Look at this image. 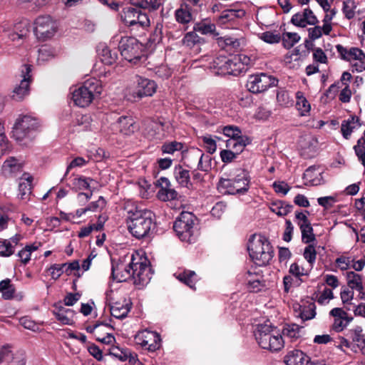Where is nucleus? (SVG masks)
<instances>
[{
	"mask_svg": "<svg viewBox=\"0 0 365 365\" xmlns=\"http://www.w3.org/2000/svg\"><path fill=\"white\" fill-rule=\"evenodd\" d=\"M128 229L130 234L137 239L149 236L154 228V214L149 210L137 207L128 210Z\"/></svg>",
	"mask_w": 365,
	"mask_h": 365,
	"instance_id": "1",
	"label": "nucleus"
},
{
	"mask_svg": "<svg viewBox=\"0 0 365 365\" xmlns=\"http://www.w3.org/2000/svg\"><path fill=\"white\" fill-rule=\"evenodd\" d=\"M252 260L258 266H265L273 257V249L269 240L262 235H252L247 243Z\"/></svg>",
	"mask_w": 365,
	"mask_h": 365,
	"instance_id": "2",
	"label": "nucleus"
},
{
	"mask_svg": "<svg viewBox=\"0 0 365 365\" xmlns=\"http://www.w3.org/2000/svg\"><path fill=\"white\" fill-rule=\"evenodd\" d=\"M102 91L101 81L94 78H89L73 91L72 99L76 106L85 108L88 106L96 97L100 96Z\"/></svg>",
	"mask_w": 365,
	"mask_h": 365,
	"instance_id": "3",
	"label": "nucleus"
},
{
	"mask_svg": "<svg viewBox=\"0 0 365 365\" xmlns=\"http://www.w3.org/2000/svg\"><path fill=\"white\" fill-rule=\"evenodd\" d=\"M195 217L189 212H182L175 221L173 229L180 240L192 243L195 240L197 230L195 227Z\"/></svg>",
	"mask_w": 365,
	"mask_h": 365,
	"instance_id": "4",
	"label": "nucleus"
},
{
	"mask_svg": "<svg viewBox=\"0 0 365 365\" xmlns=\"http://www.w3.org/2000/svg\"><path fill=\"white\" fill-rule=\"evenodd\" d=\"M250 178L245 170H239L238 173L232 179H221L217 184V189H226L225 192L229 194H245L250 187Z\"/></svg>",
	"mask_w": 365,
	"mask_h": 365,
	"instance_id": "5",
	"label": "nucleus"
},
{
	"mask_svg": "<svg viewBox=\"0 0 365 365\" xmlns=\"http://www.w3.org/2000/svg\"><path fill=\"white\" fill-rule=\"evenodd\" d=\"M132 279L136 284L144 285L148 284L151 277V269L148 264V260L145 257H141L138 254L131 257Z\"/></svg>",
	"mask_w": 365,
	"mask_h": 365,
	"instance_id": "6",
	"label": "nucleus"
},
{
	"mask_svg": "<svg viewBox=\"0 0 365 365\" xmlns=\"http://www.w3.org/2000/svg\"><path fill=\"white\" fill-rule=\"evenodd\" d=\"M118 47L121 56L129 62L136 63L142 56L143 45L134 37L121 38Z\"/></svg>",
	"mask_w": 365,
	"mask_h": 365,
	"instance_id": "7",
	"label": "nucleus"
},
{
	"mask_svg": "<svg viewBox=\"0 0 365 365\" xmlns=\"http://www.w3.org/2000/svg\"><path fill=\"white\" fill-rule=\"evenodd\" d=\"M39 126L38 120L31 115H24L19 117L12 130V138L17 141H21L26 138L29 133L36 130Z\"/></svg>",
	"mask_w": 365,
	"mask_h": 365,
	"instance_id": "8",
	"label": "nucleus"
},
{
	"mask_svg": "<svg viewBox=\"0 0 365 365\" xmlns=\"http://www.w3.org/2000/svg\"><path fill=\"white\" fill-rule=\"evenodd\" d=\"M278 81L272 76L264 73L249 76L246 86L249 91L259 93L277 85Z\"/></svg>",
	"mask_w": 365,
	"mask_h": 365,
	"instance_id": "9",
	"label": "nucleus"
},
{
	"mask_svg": "<svg viewBox=\"0 0 365 365\" xmlns=\"http://www.w3.org/2000/svg\"><path fill=\"white\" fill-rule=\"evenodd\" d=\"M34 25L35 35L38 38L43 41L52 38L58 29L56 22L49 16L38 17Z\"/></svg>",
	"mask_w": 365,
	"mask_h": 365,
	"instance_id": "10",
	"label": "nucleus"
},
{
	"mask_svg": "<svg viewBox=\"0 0 365 365\" xmlns=\"http://www.w3.org/2000/svg\"><path fill=\"white\" fill-rule=\"evenodd\" d=\"M31 66L29 64H24L21 70L20 83L14 88L12 92V98L16 101H21L29 94L30 83L31 81Z\"/></svg>",
	"mask_w": 365,
	"mask_h": 365,
	"instance_id": "11",
	"label": "nucleus"
},
{
	"mask_svg": "<svg viewBox=\"0 0 365 365\" xmlns=\"http://www.w3.org/2000/svg\"><path fill=\"white\" fill-rule=\"evenodd\" d=\"M0 361L6 362L8 365H26L25 351L6 344L0 350Z\"/></svg>",
	"mask_w": 365,
	"mask_h": 365,
	"instance_id": "12",
	"label": "nucleus"
},
{
	"mask_svg": "<svg viewBox=\"0 0 365 365\" xmlns=\"http://www.w3.org/2000/svg\"><path fill=\"white\" fill-rule=\"evenodd\" d=\"M253 333L255 339L258 342H266L267 341L271 342L272 339L279 341V339H282L280 330L277 329L276 327H273L269 322L257 325Z\"/></svg>",
	"mask_w": 365,
	"mask_h": 365,
	"instance_id": "13",
	"label": "nucleus"
},
{
	"mask_svg": "<svg viewBox=\"0 0 365 365\" xmlns=\"http://www.w3.org/2000/svg\"><path fill=\"white\" fill-rule=\"evenodd\" d=\"M118 293L110 291L106 293V300L110 307V312L113 317L121 319L127 316L130 311L129 303L125 299L123 302L115 301Z\"/></svg>",
	"mask_w": 365,
	"mask_h": 365,
	"instance_id": "14",
	"label": "nucleus"
},
{
	"mask_svg": "<svg viewBox=\"0 0 365 365\" xmlns=\"http://www.w3.org/2000/svg\"><path fill=\"white\" fill-rule=\"evenodd\" d=\"M158 187L157 197L163 202L176 200L178 197L177 191L172 187L170 180L165 177H161L155 182Z\"/></svg>",
	"mask_w": 365,
	"mask_h": 365,
	"instance_id": "15",
	"label": "nucleus"
},
{
	"mask_svg": "<svg viewBox=\"0 0 365 365\" xmlns=\"http://www.w3.org/2000/svg\"><path fill=\"white\" fill-rule=\"evenodd\" d=\"M136 87L133 97L143 98L152 96L156 91L157 85L155 81L137 76L135 77Z\"/></svg>",
	"mask_w": 365,
	"mask_h": 365,
	"instance_id": "16",
	"label": "nucleus"
},
{
	"mask_svg": "<svg viewBox=\"0 0 365 365\" xmlns=\"http://www.w3.org/2000/svg\"><path fill=\"white\" fill-rule=\"evenodd\" d=\"M112 277L114 280L121 282L132 278L131 261L128 263L120 261L112 264Z\"/></svg>",
	"mask_w": 365,
	"mask_h": 365,
	"instance_id": "17",
	"label": "nucleus"
},
{
	"mask_svg": "<svg viewBox=\"0 0 365 365\" xmlns=\"http://www.w3.org/2000/svg\"><path fill=\"white\" fill-rule=\"evenodd\" d=\"M113 126L116 130L125 135L134 133L138 129L134 119L131 116L126 115L119 117Z\"/></svg>",
	"mask_w": 365,
	"mask_h": 365,
	"instance_id": "18",
	"label": "nucleus"
},
{
	"mask_svg": "<svg viewBox=\"0 0 365 365\" xmlns=\"http://www.w3.org/2000/svg\"><path fill=\"white\" fill-rule=\"evenodd\" d=\"M324 170L320 166L313 165L309 167L303 175V179L306 185L316 186L324 182L322 174Z\"/></svg>",
	"mask_w": 365,
	"mask_h": 365,
	"instance_id": "19",
	"label": "nucleus"
},
{
	"mask_svg": "<svg viewBox=\"0 0 365 365\" xmlns=\"http://www.w3.org/2000/svg\"><path fill=\"white\" fill-rule=\"evenodd\" d=\"M23 168V163L14 157H9L3 163L1 173L6 178H10L20 173Z\"/></svg>",
	"mask_w": 365,
	"mask_h": 365,
	"instance_id": "20",
	"label": "nucleus"
},
{
	"mask_svg": "<svg viewBox=\"0 0 365 365\" xmlns=\"http://www.w3.org/2000/svg\"><path fill=\"white\" fill-rule=\"evenodd\" d=\"M33 177L28 173H24L20 178L19 184L18 197L22 200L29 199L32 190Z\"/></svg>",
	"mask_w": 365,
	"mask_h": 365,
	"instance_id": "21",
	"label": "nucleus"
},
{
	"mask_svg": "<svg viewBox=\"0 0 365 365\" xmlns=\"http://www.w3.org/2000/svg\"><path fill=\"white\" fill-rule=\"evenodd\" d=\"M361 124L359 117L351 115L346 120H344L341 125V132L343 137L348 140L351 133L361 127Z\"/></svg>",
	"mask_w": 365,
	"mask_h": 365,
	"instance_id": "22",
	"label": "nucleus"
},
{
	"mask_svg": "<svg viewBox=\"0 0 365 365\" xmlns=\"http://www.w3.org/2000/svg\"><path fill=\"white\" fill-rule=\"evenodd\" d=\"M209 68L215 75H228L229 58L226 56H217L210 63Z\"/></svg>",
	"mask_w": 365,
	"mask_h": 365,
	"instance_id": "23",
	"label": "nucleus"
},
{
	"mask_svg": "<svg viewBox=\"0 0 365 365\" xmlns=\"http://www.w3.org/2000/svg\"><path fill=\"white\" fill-rule=\"evenodd\" d=\"M56 319L63 324H72L74 322L75 312L61 305H55L53 311Z\"/></svg>",
	"mask_w": 365,
	"mask_h": 365,
	"instance_id": "24",
	"label": "nucleus"
},
{
	"mask_svg": "<svg viewBox=\"0 0 365 365\" xmlns=\"http://www.w3.org/2000/svg\"><path fill=\"white\" fill-rule=\"evenodd\" d=\"M205 34V24H197L194 27V31L187 33L183 38V43L187 46H191L195 43H200L203 38L199 35Z\"/></svg>",
	"mask_w": 365,
	"mask_h": 365,
	"instance_id": "25",
	"label": "nucleus"
},
{
	"mask_svg": "<svg viewBox=\"0 0 365 365\" xmlns=\"http://www.w3.org/2000/svg\"><path fill=\"white\" fill-rule=\"evenodd\" d=\"M284 362L287 365H310L309 357L300 350H294L287 354Z\"/></svg>",
	"mask_w": 365,
	"mask_h": 365,
	"instance_id": "26",
	"label": "nucleus"
},
{
	"mask_svg": "<svg viewBox=\"0 0 365 365\" xmlns=\"http://www.w3.org/2000/svg\"><path fill=\"white\" fill-rule=\"evenodd\" d=\"M174 276L190 288L194 290L196 289V284L199 281V277L194 271L188 269L179 270L174 274Z\"/></svg>",
	"mask_w": 365,
	"mask_h": 365,
	"instance_id": "27",
	"label": "nucleus"
},
{
	"mask_svg": "<svg viewBox=\"0 0 365 365\" xmlns=\"http://www.w3.org/2000/svg\"><path fill=\"white\" fill-rule=\"evenodd\" d=\"M299 316L303 321L310 320L316 316V305L312 301H307L299 306Z\"/></svg>",
	"mask_w": 365,
	"mask_h": 365,
	"instance_id": "28",
	"label": "nucleus"
},
{
	"mask_svg": "<svg viewBox=\"0 0 365 365\" xmlns=\"http://www.w3.org/2000/svg\"><path fill=\"white\" fill-rule=\"evenodd\" d=\"M41 243L34 242L33 244L26 245L17 253V256L19 257L20 261L24 264H27L31 260V254L36 251Z\"/></svg>",
	"mask_w": 365,
	"mask_h": 365,
	"instance_id": "29",
	"label": "nucleus"
},
{
	"mask_svg": "<svg viewBox=\"0 0 365 365\" xmlns=\"http://www.w3.org/2000/svg\"><path fill=\"white\" fill-rule=\"evenodd\" d=\"M250 139L246 135H242L240 134L235 139H230L227 141L226 145L227 148H232L237 153H241L244 148L250 143Z\"/></svg>",
	"mask_w": 365,
	"mask_h": 365,
	"instance_id": "30",
	"label": "nucleus"
},
{
	"mask_svg": "<svg viewBox=\"0 0 365 365\" xmlns=\"http://www.w3.org/2000/svg\"><path fill=\"white\" fill-rule=\"evenodd\" d=\"M174 175L175 180L180 186L187 188L190 187L191 183L190 181V174L188 170L184 169L182 166L178 165L175 168Z\"/></svg>",
	"mask_w": 365,
	"mask_h": 365,
	"instance_id": "31",
	"label": "nucleus"
},
{
	"mask_svg": "<svg viewBox=\"0 0 365 365\" xmlns=\"http://www.w3.org/2000/svg\"><path fill=\"white\" fill-rule=\"evenodd\" d=\"M296 108L302 116L307 115L311 109V106L301 91L296 93Z\"/></svg>",
	"mask_w": 365,
	"mask_h": 365,
	"instance_id": "32",
	"label": "nucleus"
},
{
	"mask_svg": "<svg viewBox=\"0 0 365 365\" xmlns=\"http://www.w3.org/2000/svg\"><path fill=\"white\" fill-rule=\"evenodd\" d=\"M135 339L141 341V342H160L162 340L158 332L148 329L139 331L135 335Z\"/></svg>",
	"mask_w": 365,
	"mask_h": 365,
	"instance_id": "33",
	"label": "nucleus"
},
{
	"mask_svg": "<svg viewBox=\"0 0 365 365\" xmlns=\"http://www.w3.org/2000/svg\"><path fill=\"white\" fill-rule=\"evenodd\" d=\"M99 56L101 61L107 65L114 63L118 58V54L115 51L110 50L106 46H102L99 51Z\"/></svg>",
	"mask_w": 365,
	"mask_h": 365,
	"instance_id": "34",
	"label": "nucleus"
},
{
	"mask_svg": "<svg viewBox=\"0 0 365 365\" xmlns=\"http://www.w3.org/2000/svg\"><path fill=\"white\" fill-rule=\"evenodd\" d=\"M293 208V205L288 204L284 201H276L271 204L270 210L279 216H285L289 213Z\"/></svg>",
	"mask_w": 365,
	"mask_h": 365,
	"instance_id": "35",
	"label": "nucleus"
},
{
	"mask_svg": "<svg viewBox=\"0 0 365 365\" xmlns=\"http://www.w3.org/2000/svg\"><path fill=\"white\" fill-rule=\"evenodd\" d=\"M347 285L351 289H361L362 277L360 274L350 271L346 272Z\"/></svg>",
	"mask_w": 365,
	"mask_h": 365,
	"instance_id": "36",
	"label": "nucleus"
},
{
	"mask_svg": "<svg viewBox=\"0 0 365 365\" xmlns=\"http://www.w3.org/2000/svg\"><path fill=\"white\" fill-rule=\"evenodd\" d=\"M300 328L297 324H291L287 325L284 327L282 331H280L282 339H281L283 342L285 340V338H288L290 339H297L299 336Z\"/></svg>",
	"mask_w": 365,
	"mask_h": 365,
	"instance_id": "37",
	"label": "nucleus"
},
{
	"mask_svg": "<svg viewBox=\"0 0 365 365\" xmlns=\"http://www.w3.org/2000/svg\"><path fill=\"white\" fill-rule=\"evenodd\" d=\"M0 292L4 299H10L14 297L15 289L9 279L0 282Z\"/></svg>",
	"mask_w": 365,
	"mask_h": 365,
	"instance_id": "38",
	"label": "nucleus"
},
{
	"mask_svg": "<svg viewBox=\"0 0 365 365\" xmlns=\"http://www.w3.org/2000/svg\"><path fill=\"white\" fill-rule=\"evenodd\" d=\"M282 45L287 49L293 47L300 40V36L297 33L286 32L281 37Z\"/></svg>",
	"mask_w": 365,
	"mask_h": 365,
	"instance_id": "39",
	"label": "nucleus"
},
{
	"mask_svg": "<svg viewBox=\"0 0 365 365\" xmlns=\"http://www.w3.org/2000/svg\"><path fill=\"white\" fill-rule=\"evenodd\" d=\"M93 181L91 178H87L83 176L76 177L72 180V188L76 191L89 190L90 182Z\"/></svg>",
	"mask_w": 365,
	"mask_h": 365,
	"instance_id": "40",
	"label": "nucleus"
},
{
	"mask_svg": "<svg viewBox=\"0 0 365 365\" xmlns=\"http://www.w3.org/2000/svg\"><path fill=\"white\" fill-rule=\"evenodd\" d=\"M138 9L133 7H125L121 14L123 21L128 26H134V17L138 12Z\"/></svg>",
	"mask_w": 365,
	"mask_h": 365,
	"instance_id": "41",
	"label": "nucleus"
},
{
	"mask_svg": "<svg viewBox=\"0 0 365 365\" xmlns=\"http://www.w3.org/2000/svg\"><path fill=\"white\" fill-rule=\"evenodd\" d=\"M175 19L178 23L186 24L191 20V14L186 6L182 5L175 11Z\"/></svg>",
	"mask_w": 365,
	"mask_h": 365,
	"instance_id": "42",
	"label": "nucleus"
},
{
	"mask_svg": "<svg viewBox=\"0 0 365 365\" xmlns=\"http://www.w3.org/2000/svg\"><path fill=\"white\" fill-rule=\"evenodd\" d=\"M289 274L296 277V283L297 285H299L302 280L301 279V277L304 275H307V271L304 269L303 267L299 266L297 263H292L289 269Z\"/></svg>",
	"mask_w": 365,
	"mask_h": 365,
	"instance_id": "43",
	"label": "nucleus"
},
{
	"mask_svg": "<svg viewBox=\"0 0 365 365\" xmlns=\"http://www.w3.org/2000/svg\"><path fill=\"white\" fill-rule=\"evenodd\" d=\"M91 121L90 115H78L76 116L73 123L75 126L79 127V130H85L91 126Z\"/></svg>",
	"mask_w": 365,
	"mask_h": 365,
	"instance_id": "44",
	"label": "nucleus"
},
{
	"mask_svg": "<svg viewBox=\"0 0 365 365\" xmlns=\"http://www.w3.org/2000/svg\"><path fill=\"white\" fill-rule=\"evenodd\" d=\"M336 348L345 353H348V349H350L355 353L361 351L362 354L365 355V344H339Z\"/></svg>",
	"mask_w": 365,
	"mask_h": 365,
	"instance_id": "45",
	"label": "nucleus"
},
{
	"mask_svg": "<svg viewBox=\"0 0 365 365\" xmlns=\"http://www.w3.org/2000/svg\"><path fill=\"white\" fill-rule=\"evenodd\" d=\"M354 150L358 160L365 168V140L363 138H359L357 141V144L354 146Z\"/></svg>",
	"mask_w": 365,
	"mask_h": 365,
	"instance_id": "46",
	"label": "nucleus"
},
{
	"mask_svg": "<svg viewBox=\"0 0 365 365\" xmlns=\"http://www.w3.org/2000/svg\"><path fill=\"white\" fill-rule=\"evenodd\" d=\"M228 71V75H232L235 76L240 75L241 73H245V72L242 71L241 66H240L239 60H237V58H236L235 56L229 58Z\"/></svg>",
	"mask_w": 365,
	"mask_h": 365,
	"instance_id": "47",
	"label": "nucleus"
},
{
	"mask_svg": "<svg viewBox=\"0 0 365 365\" xmlns=\"http://www.w3.org/2000/svg\"><path fill=\"white\" fill-rule=\"evenodd\" d=\"M110 354L122 361H125L129 357V351L117 346H113L110 349Z\"/></svg>",
	"mask_w": 365,
	"mask_h": 365,
	"instance_id": "48",
	"label": "nucleus"
},
{
	"mask_svg": "<svg viewBox=\"0 0 365 365\" xmlns=\"http://www.w3.org/2000/svg\"><path fill=\"white\" fill-rule=\"evenodd\" d=\"M14 253V245H10L7 240H0V256L8 257Z\"/></svg>",
	"mask_w": 365,
	"mask_h": 365,
	"instance_id": "49",
	"label": "nucleus"
},
{
	"mask_svg": "<svg viewBox=\"0 0 365 365\" xmlns=\"http://www.w3.org/2000/svg\"><path fill=\"white\" fill-rule=\"evenodd\" d=\"M56 53L54 51L49 47L42 46L38 50V61H46L55 56Z\"/></svg>",
	"mask_w": 365,
	"mask_h": 365,
	"instance_id": "50",
	"label": "nucleus"
},
{
	"mask_svg": "<svg viewBox=\"0 0 365 365\" xmlns=\"http://www.w3.org/2000/svg\"><path fill=\"white\" fill-rule=\"evenodd\" d=\"M302 232V239L304 243H310L315 240V236L313 233V228L312 225L305 226L300 229Z\"/></svg>",
	"mask_w": 365,
	"mask_h": 365,
	"instance_id": "51",
	"label": "nucleus"
},
{
	"mask_svg": "<svg viewBox=\"0 0 365 365\" xmlns=\"http://www.w3.org/2000/svg\"><path fill=\"white\" fill-rule=\"evenodd\" d=\"M259 38L268 43H277L281 41L280 34L272 31H265L261 34Z\"/></svg>",
	"mask_w": 365,
	"mask_h": 365,
	"instance_id": "52",
	"label": "nucleus"
},
{
	"mask_svg": "<svg viewBox=\"0 0 365 365\" xmlns=\"http://www.w3.org/2000/svg\"><path fill=\"white\" fill-rule=\"evenodd\" d=\"M182 148L183 145L181 143L173 141L170 143L164 144L162 146V151L163 153L173 154L175 151L182 150Z\"/></svg>",
	"mask_w": 365,
	"mask_h": 365,
	"instance_id": "53",
	"label": "nucleus"
},
{
	"mask_svg": "<svg viewBox=\"0 0 365 365\" xmlns=\"http://www.w3.org/2000/svg\"><path fill=\"white\" fill-rule=\"evenodd\" d=\"M304 257L311 265L315 262L317 252L315 247L313 245H309L305 247L304 251Z\"/></svg>",
	"mask_w": 365,
	"mask_h": 365,
	"instance_id": "54",
	"label": "nucleus"
},
{
	"mask_svg": "<svg viewBox=\"0 0 365 365\" xmlns=\"http://www.w3.org/2000/svg\"><path fill=\"white\" fill-rule=\"evenodd\" d=\"M239 154L240 153H237L235 150H231L225 149L220 151V158L223 163H229L235 159Z\"/></svg>",
	"mask_w": 365,
	"mask_h": 365,
	"instance_id": "55",
	"label": "nucleus"
},
{
	"mask_svg": "<svg viewBox=\"0 0 365 365\" xmlns=\"http://www.w3.org/2000/svg\"><path fill=\"white\" fill-rule=\"evenodd\" d=\"M309 214L308 211H304V212H297L295 213V217L297 220V224L299 227V228L305 227V226H307L309 225H311L307 215Z\"/></svg>",
	"mask_w": 365,
	"mask_h": 365,
	"instance_id": "56",
	"label": "nucleus"
},
{
	"mask_svg": "<svg viewBox=\"0 0 365 365\" xmlns=\"http://www.w3.org/2000/svg\"><path fill=\"white\" fill-rule=\"evenodd\" d=\"M20 324L26 329L37 331L40 330V325L37 324L34 321L31 320L28 317H24L20 319Z\"/></svg>",
	"mask_w": 365,
	"mask_h": 365,
	"instance_id": "57",
	"label": "nucleus"
},
{
	"mask_svg": "<svg viewBox=\"0 0 365 365\" xmlns=\"http://www.w3.org/2000/svg\"><path fill=\"white\" fill-rule=\"evenodd\" d=\"M66 267V264H55L52 265L49 268L52 279H58L61 276V274L65 272L64 268Z\"/></svg>",
	"mask_w": 365,
	"mask_h": 365,
	"instance_id": "58",
	"label": "nucleus"
},
{
	"mask_svg": "<svg viewBox=\"0 0 365 365\" xmlns=\"http://www.w3.org/2000/svg\"><path fill=\"white\" fill-rule=\"evenodd\" d=\"M235 57L239 60L240 66H241L242 71L246 73L248 68L253 63L252 58L245 54L235 55Z\"/></svg>",
	"mask_w": 365,
	"mask_h": 365,
	"instance_id": "59",
	"label": "nucleus"
},
{
	"mask_svg": "<svg viewBox=\"0 0 365 365\" xmlns=\"http://www.w3.org/2000/svg\"><path fill=\"white\" fill-rule=\"evenodd\" d=\"M317 202L319 205L322 206L324 209L329 210L334 206V204L336 202L334 197L326 196L321 197L317 199Z\"/></svg>",
	"mask_w": 365,
	"mask_h": 365,
	"instance_id": "60",
	"label": "nucleus"
},
{
	"mask_svg": "<svg viewBox=\"0 0 365 365\" xmlns=\"http://www.w3.org/2000/svg\"><path fill=\"white\" fill-rule=\"evenodd\" d=\"M349 58L348 61H359V60H364L365 53L358 48H351L349 50Z\"/></svg>",
	"mask_w": 365,
	"mask_h": 365,
	"instance_id": "61",
	"label": "nucleus"
},
{
	"mask_svg": "<svg viewBox=\"0 0 365 365\" xmlns=\"http://www.w3.org/2000/svg\"><path fill=\"white\" fill-rule=\"evenodd\" d=\"M241 133L240 129L235 125H227L223 128V133L230 139L236 138Z\"/></svg>",
	"mask_w": 365,
	"mask_h": 365,
	"instance_id": "62",
	"label": "nucleus"
},
{
	"mask_svg": "<svg viewBox=\"0 0 365 365\" xmlns=\"http://www.w3.org/2000/svg\"><path fill=\"white\" fill-rule=\"evenodd\" d=\"M304 16V11L302 13H297L292 16L291 22L297 26L305 27L307 24Z\"/></svg>",
	"mask_w": 365,
	"mask_h": 365,
	"instance_id": "63",
	"label": "nucleus"
},
{
	"mask_svg": "<svg viewBox=\"0 0 365 365\" xmlns=\"http://www.w3.org/2000/svg\"><path fill=\"white\" fill-rule=\"evenodd\" d=\"M274 191L285 195L289 190L290 187L287 183L284 181H275L273 183Z\"/></svg>",
	"mask_w": 365,
	"mask_h": 365,
	"instance_id": "64",
	"label": "nucleus"
}]
</instances>
